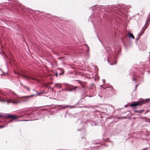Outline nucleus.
<instances>
[{"mask_svg":"<svg viewBox=\"0 0 150 150\" xmlns=\"http://www.w3.org/2000/svg\"><path fill=\"white\" fill-rule=\"evenodd\" d=\"M100 87H102V85H100Z\"/></svg>","mask_w":150,"mask_h":150,"instance_id":"obj_27","label":"nucleus"},{"mask_svg":"<svg viewBox=\"0 0 150 150\" xmlns=\"http://www.w3.org/2000/svg\"><path fill=\"white\" fill-rule=\"evenodd\" d=\"M150 100V98L146 99L145 100H142L137 102H135L133 103L130 104V106L132 107H134V106L138 105H140L148 102Z\"/></svg>","mask_w":150,"mask_h":150,"instance_id":"obj_1","label":"nucleus"},{"mask_svg":"<svg viewBox=\"0 0 150 150\" xmlns=\"http://www.w3.org/2000/svg\"><path fill=\"white\" fill-rule=\"evenodd\" d=\"M110 64L112 65V63H111V64Z\"/></svg>","mask_w":150,"mask_h":150,"instance_id":"obj_29","label":"nucleus"},{"mask_svg":"<svg viewBox=\"0 0 150 150\" xmlns=\"http://www.w3.org/2000/svg\"><path fill=\"white\" fill-rule=\"evenodd\" d=\"M15 73L16 74H17L18 75H21V74H20V73H15Z\"/></svg>","mask_w":150,"mask_h":150,"instance_id":"obj_15","label":"nucleus"},{"mask_svg":"<svg viewBox=\"0 0 150 150\" xmlns=\"http://www.w3.org/2000/svg\"><path fill=\"white\" fill-rule=\"evenodd\" d=\"M43 93H45L44 91H41L39 93L38 92L37 93V94L35 95V96H37L38 95H40V94H43Z\"/></svg>","mask_w":150,"mask_h":150,"instance_id":"obj_10","label":"nucleus"},{"mask_svg":"<svg viewBox=\"0 0 150 150\" xmlns=\"http://www.w3.org/2000/svg\"><path fill=\"white\" fill-rule=\"evenodd\" d=\"M29 120H20V121H29Z\"/></svg>","mask_w":150,"mask_h":150,"instance_id":"obj_13","label":"nucleus"},{"mask_svg":"<svg viewBox=\"0 0 150 150\" xmlns=\"http://www.w3.org/2000/svg\"><path fill=\"white\" fill-rule=\"evenodd\" d=\"M146 21L145 23L144 26L142 29V31L139 33L138 35V37L136 39V40H137L139 39L140 36L144 33V30L146 29L148 27V25L146 26Z\"/></svg>","mask_w":150,"mask_h":150,"instance_id":"obj_3","label":"nucleus"},{"mask_svg":"<svg viewBox=\"0 0 150 150\" xmlns=\"http://www.w3.org/2000/svg\"><path fill=\"white\" fill-rule=\"evenodd\" d=\"M26 88L27 89H28V90L29 91L30 90V88H28V87H27L25 86H23Z\"/></svg>","mask_w":150,"mask_h":150,"instance_id":"obj_14","label":"nucleus"},{"mask_svg":"<svg viewBox=\"0 0 150 150\" xmlns=\"http://www.w3.org/2000/svg\"><path fill=\"white\" fill-rule=\"evenodd\" d=\"M129 38H132L133 39H134V36L133 34L132 33H130L129 34Z\"/></svg>","mask_w":150,"mask_h":150,"instance_id":"obj_8","label":"nucleus"},{"mask_svg":"<svg viewBox=\"0 0 150 150\" xmlns=\"http://www.w3.org/2000/svg\"><path fill=\"white\" fill-rule=\"evenodd\" d=\"M68 107H69V106H66L65 107H64V108H68Z\"/></svg>","mask_w":150,"mask_h":150,"instance_id":"obj_23","label":"nucleus"},{"mask_svg":"<svg viewBox=\"0 0 150 150\" xmlns=\"http://www.w3.org/2000/svg\"><path fill=\"white\" fill-rule=\"evenodd\" d=\"M82 139H83L85 138V137H82Z\"/></svg>","mask_w":150,"mask_h":150,"instance_id":"obj_25","label":"nucleus"},{"mask_svg":"<svg viewBox=\"0 0 150 150\" xmlns=\"http://www.w3.org/2000/svg\"><path fill=\"white\" fill-rule=\"evenodd\" d=\"M144 111V110H134V112L135 113H141L142 112H143Z\"/></svg>","mask_w":150,"mask_h":150,"instance_id":"obj_6","label":"nucleus"},{"mask_svg":"<svg viewBox=\"0 0 150 150\" xmlns=\"http://www.w3.org/2000/svg\"><path fill=\"white\" fill-rule=\"evenodd\" d=\"M77 88V87H73L72 88L70 89H64L63 90L65 91H68L69 92L74 91Z\"/></svg>","mask_w":150,"mask_h":150,"instance_id":"obj_4","label":"nucleus"},{"mask_svg":"<svg viewBox=\"0 0 150 150\" xmlns=\"http://www.w3.org/2000/svg\"><path fill=\"white\" fill-rule=\"evenodd\" d=\"M138 85H135V88H137V87L138 86Z\"/></svg>","mask_w":150,"mask_h":150,"instance_id":"obj_21","label":"nucleus"},{"mask_svg":"<svg viewBox=\"0 0 150 150\" xmlns=\"http://www.w3.org/2000/svg\"><path fill=\"white\" fill-rule=\"evenodd\" d=\"M5 127V125H1V126H0V128H3L4 127Z\"/></svg>","mask_w":150,"mask_h":150,"instance_id":"obj_12","label":"nucleus"},{"mask_svg":"<svg viewBox=\"0 0 150 150\" xmlns=\"http://www.w3.org/2000/svg\"><path fill=\"white\" fill-rule=\"evenodd\" d=\"M23 76L26 79H32V78L29 76H25V75H23Z\"/></svg>","mask_w":150,"mask_h":150,"instance_id":"obj_7","label":"nucleus"},{"mask_svg":"<svg viewBox=\"0 0 150 150\" xmlns=\"http://www.w3.org/2000/svg\"><path fill=\"white\" fill-rule=\"evenodd\" d=\"M55 86L56 87H59V88H61L62 87V86H58V84H55Z\"/></svg>","mask_w":150,"mask_h":150,"instance_id":"obj_11","label":"nucleus"},{"mask_svg":"<svg viewBox=\"0 0 150 150\" xmlns=\"http://www.w3.org/2000/svg\"><path fill=\"white\" fill-rule=\"evenodd\" d=\"M55 75L56 76V77H57L58 76V74L57 72H56L55 74Z\"/></svg>","mask_w":150,"mask_h":150,"instance_id":"obj_20","label":"nucleus"},{"mask_svg":"<svg viewBox=\"0 0 150 150\" xmlns=\"http://www.w3.org/2000/svg\"><path fill=\"white\" fill-rule=\"evenodd\" d=\"M62 74V73H60V74H59V75H61V74Z\"/></svg>","mask_w":150,"mask_h":150,"instance_id":"obj_28","label":"nucleus"},{"mask_svg":"<svg viewBox=\"0 0 150 150\" xmlns=\"http://www.w3.org/2000/svg\"><path fill=\"white\" fill-rule=\"evenodd\" d=\"M0 70L2 72V73H3L2 74H0L2 76L3 74H4V73L2 71V70H1V69H0Z\"/></svg>","mask_w":150,"mask_h":150,"instance_id":"obj_16","label":"nucleus"},{"mask_svg":"<svg viewBox=\"0 0 150 150\" xmlns=\"http://www.w3.org/2000/svg\"><path fill=\"white\" fill-rule=\"evenodd\" d=\"M109 58H108V63H109Z\"/></svg>","mask_w":150,"mask_h":150,"instance_id":"obj_26","label":"nucleus"},{"mask_svg":"<svg viewBox=\"0 0 150 150\" xmlns=\"http://www.w3.org/2000/svg\"><path fill=\"white\" fill-rule=\"evenodd\" d=\"M6 117L11 119H15L18 118V117L14 115H7Z\"/></svg>","mask_w":150,"mask_h":150,"instance_id":"obj_5","label":"nucleus"},{"mask_svg":"<svg viewBox=\"0 0 150 150\" xmlns=\"http://www.w3.org/2000/svg\"><path fill=\"white\" fill-rule=\"evenodd\" d=\"M27 100H23V101H27Z\"/></svg>","mask_w":150,"mask_h":150,"instance_id":"obj_24","label":"nucleus"},{"mask_svg":"<svg viewBox=\"0 0 150 150\" xmlns=\"http://www.w3.org/2000/svg\"><path fill=\"white\" fill-rule=\"evenodd\" d=\"M102 81H103V83H104L105 82V80L104 79H103L102 80Z\"/></svg>","mask_w":150,"mask_h":150,"instance_id":"obj_17","label":"nucleus"},{"mask_svg":"<svg viewBox=\"0 0 150 150\" xmlns=\"http://www.w3.org/2000/svg\"><path fill=\"white\" fill-rule=\"evenodd\" d=\"M21 4H18V6H22Z\"/></svg>","mask_w":150,"mask_h":150,"instance_id":"obj_19","label":"nucleus"},{"mask_svg":"<svg viewBox=\"0 0 150 150\" xmlns=\"http://www.w3.org/2000/svg\"><path fill=\"white\" fill-rule=\"evenodd\" d=\"M35 96V95H30V96H23V97H22L21 98H22L23 97L24 98L30 97H33V96Z\"/></svg>","mask_w":150,"mask_h":150,"instance_id":"obj_9","label":"nucleus"},{"mask_svg":"<svg viewBox=\"0 0 150 150\" xmlns=\"http://www.w3.org/2000/svg\"><path fill=\"white\" fill-rule=\"evenodd\" d=\"M0 101L3 102H5L6 101V100H0ZM6 101L7 103H12L13 104H17L18 103H19L20 102V101L18 100L17 99H9L6 100Z\"/></svg>","mask_w":150,"mask_h":150,"instance_id":"obj_2","label":"nucleus"},{"mask_svg":"<svg viewBox=\"0 0 150 150\" xmlns=\"http://www.w3.org/2000/svg\"><path fill=\"white\" fill-rule=\"evenodd\" d=\"M148 149V148H145L144 149H142V150H146V149Z\"/></svg>","mask_w":150,"mask_h":150,"instance_id":"obj_18","label":"nucleus"},{"mask_svg":"<svg viewBox=\"0 0 150 150\" xmlns=\"http://www.w3.org/2000/svg\"><path fill=\"white\" fill-rule=\"evenodd\" d=\"M133 80H134V81H135V82H136V80H135V79H134V78H133Z\"/></svg>","mask_w":150,"mask_h":150,"instance_id":"obj_22","label":"nucleus"},{"mask_svg":"<svg viewBox=\"0 0 150 150\" xmlns=\"http://www.w3.org/2000/svg\"><path fill=\"white\" fill-rule=\"evenodd\" d=\"M95 6H97V5H95Z\"/></svg>","mask_w":150,"mask_h":150,"instance_id":"obj_30","label":"nucleus"}]
</instances>
